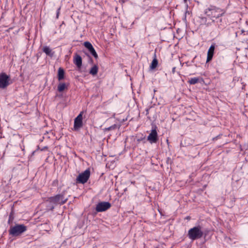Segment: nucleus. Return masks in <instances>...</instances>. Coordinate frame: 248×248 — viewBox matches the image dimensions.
Wrapping results in <instances>:
<instances>
[{"instance_id":"obj_1","label":"nucleus","mask_w":248,"mask_h":248,"mask_svg":"<svg viewBox=\"0 0 248 248\" xmlns=\"http://www.w3.org/2000/svg\"><path fill=\"white\" fill-rule=\"evenodd\" d=\"M208 232V229H204L201 226L198 225L188 230L187 236L190 240L193 241L201 239L203 236L205 237Z\"/></svg>"},{"instance_id":"obj_2","label":"nucleus","mask_w":248,"mask_h":248,"mask_svg":"<svg viewBox=\"0 0 248 248\" xmlns=\"http://www.w3.org/2000/svg\"><path fill=\"white\" fill-rule=\"evenodd\" d=\"M204 13L207 16L212 20L213 22H215V18L217 19L222 16L224 14L221 9L213 5H210L208 8L206 9Z\"/></svg>"},{"instance_id":"obj_3","label":"nucleus","mask_w":248,"mask_h":248,"mask_svg":"<svg viewBox=\"0 0 248 248\" xmlns=\"http://www.w3.org/2000/svg\"><path fill=\"white\" fill-rule=\"evenodd\" d=\"M64 191H63L61 194H57L54 196L49 197V201L53 203L54 205H63L68 200L67 197H65Z\"/></svg>"},{"instance_id":"obj_4","label":"nucleus","mask_w":248,"mask_h":248,"mask_svg":"<svg viewBox=\"0 0 248 248\" xmlns=\"http://www.w3.org/2000/svg\"><path fill=\"white\" fill-rule=\"evenodd\" d=\"M27 230V227L24 224H16L14 226H11L9 230L10 235L13 236H17Z\"/></svg>"},{"instance_id":"obj_5","label":"nucleus","mask_w":248,"mask_h":248,"mask_svg":"<svg viewBox=\"0 0 248 248\" xmlns=\"http://www.w3.org/2000/svg\"><path fill=\"white\" fill-rule=\"evenodd\" d=\"M90 176V170L89 169H87L84 172L78 175L76 178V182L78 183L84 184L88 181Z\"/></svg>"},{"instance_id":"obj_6","label":"nucleus","mask_w":248,"mask_h":248,"mask_svg":"<svg viewBox=\"0 0 248 248\" xmlns=\"http://www.w3.org/2000/svg\"><path fill=\"white\" fill-rule=\"evenodd\" d=\"M10 78L5 73L0 74V88L4 89L10 84Z\"/></svg>"},{"instance_id":"obj_7","label":"nucleus","mask_w":248,"mask_h":248,"mask_svg":"<svg viewBox=\"0 0 248 248\" xmlns=\"http://www.w3.org/2000/svg\"><path fill=\"white\" fill-rule=\"evenodd\" d=\"M156 128L157 127L155 125L153 126L151 133L147 137V140L151 144L156 143L158 140Z\"/></svg>"},{"instance_id":"obj_8","label":"nucleus","mask_w":248,"mask_h":248,"mask_svg":"<svg viewBox=\"0 0 248 248\" xmlns=\"http://www.w3.org/2000/svg\"><path fill=\"white\" fill-rule=\"evenodd\" d=\"M111 206V204L108 202H102L96 205L95 210L97 212H102L109 209Z\"/></svg>"},{"instance_id":"obj_9","label":"nucleus","mask_w":248,"mask_h":248,"mask_svg":"<svg viewBox=\"0 0 248 248\" xmlns=\"http://www.w3.org/2000/svg\"><path fill=\"white\" fill-rule=\"evenodd\" d=\"M83 113V111L80 112V113L78 115V116L75 119L74 125L75 130H78V129L82 126Z\"/></svg>"},{"instance_id":"obj_10","label":"nucleus","mask_w":248,"mask_h":248,"mask_svg":"<svg viewBox=\"0 0 248 248\" xmlns=\"http://www.w3.org/2000/svg\"><path fill=\"white\" fill-rule=\"evenodd\" d=\"M85 47L88 49L90 53L95 58H98V55L93 45L89 42H85L84 43Z\"/></svg>"},{"instance_id":"obj_11","label":"nucleus","mask_w":248,"mask_h":248,"mask_svg":"<svg viewBox=\"0 0 248 248\" xmlns=\"http://www.w3.org/2000/svg\"><path fill=\"white\" fill-rule=\"evenodd\" d=\"M215 48V45L212 44L209 47L208 52H207V60H206V62H209L210 61L212 60L214 54V50Z\"/></svg>"},{"instance_id":"obj_12","label":"nucleus","mask_w":248,"mask_h":248,"mask_svg":"<svg viewBox=\"0 0 248 248\" xmlns=\"http://www.w3.org/2000/svg\"><path fill=\"white\" fill-rule=\"evenodd\" d=\"M216 26L219 31H222L226 27L227 23L225 20L220 18L216 21Z\"/></svg>"},{"instance_id":"obj_13","label":"nucleus","mask_w":248,"mask_h":248,"mask_svg":"<svg viewBox=\"0 0 248 248\" xmlns=\"http://www.w3.org/2000/svg\"><path fill=\"white\" fill-rule=\"evenodd\" d=\"M74 63L78 69H80L82 66V58L79 55L76 54L74 59Z\"/></svg>"},{"instance_id":"obj_14","label":"nucleus","mask_w":248,"mask_h":248,"mask_svg":"<svg viewBox=\"0 0 248 248\" xmlns=\"http://www.w3.org/2000/svg\"><path fill=\"white\" fill-rule=\"evenodd\" d=\"M43 51L45 53L47 56L50 57H53L54 54V52L52 51V49L47 46H45L43 47Z\"/></svg>"},{"instance_id":"obj_15","label":"nucleus","mask_w":248,"mask_h":248,"mask_svg":"<svg viewBox=\"0 0 248 248\" xmlns=\"http://www.w3.org/2000/svg\"><path fill=\"white\" fill-rule=\"evenodd\" d=\"M64 70L62 68L60 67L58 71V79L59 81L62 80L64 78Z\"/></svg>"},{"instance_id":"obj_16","label":"nucleus","mask_w":248,"mask_h":248,"mask_svg":"<svg viewBox=\"0 0 248 248\" xmlns=\"http://www.w3.org/2000/svg\"><path fill=\"white\" fill-rule=\"evenodd\" d=\"M157 65H158V61L156 58V54H155V53L154 58L153 60V61L151 63V65L150 66V69L153 70V69H155L157 67Z\"/></svg>"},{"instance_id":"obj_17","label":"nucleus","mask_w":248,"mask_h":248,"mask_svg":"<svg viewBox=\"0 0 248 248\" xmlns=\"http://www.w3.org/2000/svg\"><path fill=\"white\" fill-rule=\"evenodd\" d=\"M47 210L52 211L54 209L55 205L53 204L50 201H49V198L45 202Z\"/></svg>"},{"instance_id":"obj_18","label":"nucleus","mask_w":248,"mask_h":248,"mask_svg":"<svg viewBox=\"0 0 248 248\" xmlns=\"http://www.w3.org/2000/svg\"><path fill=\"white\" fill-rule=\"evenodd\" d=\"M98 67L97 65H94L93 66L91 69L90 70V74L94 76L96 75L98 72Z\"/></svg>"},{"instance_id":"obj_19","label":"nucleus","mask_w":248,"mask_h":248,"mask_svg":"<svg viewBox=\"0 0 248 248\" xmlns=\"http://www.w3.org/2000/svg\"><path fill=\"white\" fill-rule=\"evenodd\" d=\"M67 88L65 83L61 82L58 85V91L59 92H63L65 89Z\"/></svg>"},{"instance_id":"obj_20","label":"nucleus","mask_w":248,"mask_h":248,"mask_svg":"<svg viewBox=\"0 0 248 248\" xmlns=\"http://www.w3.org/2000/svg\"><path fill=\"white\" fill-rule=\"evenodd\" d=\"M119 128L118 126L117 125V124H113L108 127H107V128H105L104 129V131L105 132L106 131H110V130H115L117 128Z\"/></svg>"},{"instance_id":"obj_21","label":"nucleus","mask_w":248,"mask_h":248,"mask_svg":"<svg viewBox=\"0 0 248 248\" xmlns=\"http://www.w3.org/2000/svg\"><path fill=\"white\" fill-rule=\"evenodd\" d=\"M199 78H190L189 80L188 83L190 84L194 85V84L197 83L199 82Z\"/></svg>"},{"instance_id":"obj_22","label":"nucleus","mask_w":248,"mask_h":248,"mask_svg":"<svg viewBox=\"0 0 248 248\" xmlns=\"http://www.w3.org/2000/svg\"><path fill=\"white\" fill-rule=\"evenodd\" d=\"M137 141L139 142L143 141V143H145L146 142L145 136H144L143 137H141L140 138H139V139H138Z\"/></svg>"},{"instance_id":"obj_23","label":"nucleus","mask_w":248,"mask_h":248,"mask_svg":"<svg viewBox=\"0 0 248 248\" xmlns=\"http://www.w3.org/2000/svg\"><path fill=\"white\" fill-rule=\"evenodd\" d=\"M60 9H61V7H60L59 8H58L57 9V14H56V18H59V14H60Z\"/></svg>"},{"instance_id":"obj_24","label":"nucleus","mask_w":248,"mask_h":248,"mask_svg":"<svg viewBox=\"0 0 248 248\" xmlns=\"http://www.w3.org/2000/svg\"><path fill=\"white\" fill-rule=\"evenodd\" d=\"M175 69H176V67H174L172 68V73L173 74H174L175 72Z\"/></svg>"},{"instance_id":"obj_25","label":"nucleus","mask_w":248,"mask_h":248,"mask_svg":"<svg viewBox=\"0 0 248 248\" xmlns=\"http://www.w3.org/2000/svg\"><path fill=\"white\" fill-rule=\"evenodd\" d=\"M202 19L203 22H205L206 21V19L205 17L202 18Z\"/></svg>"},{"instance_id":"obj_26","label":"nucleus","mask_w":248,"mask_h":248,"mask_svg":"<svg viewBox=\"0 0 248 248\" xmlns=\"http://www.w3.org/2000/svg\"><path fill=\"white\" fill-rule=\"evenodd\" d=\"M190 218V217L189 216H187L186 217V219H187V220H189Z\"/></svg>"},{"instance_id":"obj_27","label":"nucleus","mask_w":248,"mask_h":248,"mask_svg":"<svg viewBox=\"0 0 248 248\" xmlns=\"http://www.w3.org/2000/svg\"><path fill=\"white\" fill-rule=\"evenodd\" d=\"M11 215H10V216H9V221H10V218H11Z\"/></svg>"},{"instance_id":"obj_28","label":"nucleus","mask_w":248,"mask_h":248,"mask_svg":"<svg viewBox=\"0 0 248 248\" xmlns=\"http://www.w3.org/2000/svg\"><path fill=\"white\" fill-rule=\"evenodd\" d=\"M90 61L92 62H93V60L92 59V58L91 57H90Z\"/></svg>"},{"instance_id":"obj_29","label":"nucleus","mask_w":248,"mask_h":248,"mask_svg":"<svg viewBox=\"0 0 248 248\" xmlns=\"http://www.w3.org/2000/svg\"><path fill=\"white\" fill-rule=\"evenodd\" d=\"M184 1H185V2H186L187 0H184Z\"/></svg>"}]
</instances>
